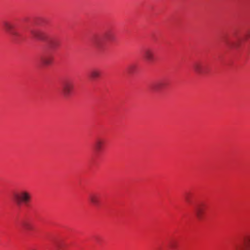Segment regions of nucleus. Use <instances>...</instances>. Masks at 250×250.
Here are the masks:
<instances>
[{"instance_id": "nucleus-8", "label": "nucleus", "mask_w": 250, "mask_h": 250, "mask_svg": "<svg viewBox=\"0 0 250 250\" xmlns=\"http://www.w3.org/2000/svg\"><path fill=\"white\" fill-rule=\"evenodd\" d=\"M104 144V140L102 138H98L94 143V148L96 152H100L103 148Z\"/></svg>"}, {"instance_id": "nucleus-10", "label": "nucleus", "mask_w": 250, "mask_h": 250, "mask_svg": "<svg viewBox=\"0 0 250 250\" xmlns=\"http://www.w3.org/2000/svg\"><path fill=\"white\" fill-rule=\"evenodd\" d=\"M143 56L145 59L148 62H152L154 60V52L151 49H146L144 51Z\"/></svg>"}, {"instance_id": "nucleus-15", "label": "nucleus", "mask_w": 250, "mask_h": 250, "mask_svg": "<svg viewBox=\"0 0 250 250\" xmlns=\"http://www.w3.org/2000/svg\"><path fill=\"white\" fill-rule=\"evenodd\" d=\"M31 33L36 39L39 40H43V39L42 33L40 31L32 30L31 31Z\"/></svg>"}, {"instance_id": "nucleus-12", "label": "nucleus", "mask_w": 250, "mask_h": 250, "mask_svg": "<svg viewBox=\"0 0 250 250\" xmlns=\"http://www.w3.org/2000/svg\"><path fill=\"white\" fill-rule=\"evenodd\" d=\"M53 58L51 55L42 56L41 58V61L43 65H48L52 63Z\"/></svg>"}, {"instance_id": "nucleus-7", "label": "nucleus", "mask_w": 250, "mask_h": 250, "mask_svg": "<svg viewBox=\"0 0 250 250\" xmlns=\"http://www.w3.org/2000/svg\"><path fill=\"white\" fill-rule=\"evenodd\" d=\"M165 84L162 81H157L152 83L150 86L151 90L155 92L160 91L164 87Z\"/></svg>"}, {"instance_id": "nucleus-5", "label": "nucleus", "mask_w": 250, "mask_h": 250, "mask_svg": "<svg viewBox=\"0 0 250 250\" xmlns=\"http://www.w3.org/2000/svg\"><path fill=\"white\" fill-rule=\"evenodd\" d=\"M59 40L55 38H50L46 41L48 47L51 50L55 49L59 45Z\"/></svg>"}, {"instance_id": "nucleus-16", "label": "nucleus", "mask_w": 250, "mask_h": 250, "mask_svg": "<svg viewBox=\"0 0 250 250\" xmlns=\"http://www.w3.org/2000/svg\"><path fill=\"white\" fill-rule=\"evenodd\" d=\"M22 226L25 230H30L32 229L31 225L27 222H23Z\"/></svg>"}, {"instance_id": "nucleus-14", "label": "nucleus", "mask_w": 250, "mask_h": 250, "mask_svg": "<svg viewBox=\"0 0 250 250\" xmlns=\"http://www.w3.org/2000/svg\"><path fill=\"white\" fill-rule=\"evenodd\" d=\"M100 71L97 69H92L89 74V77L92 80L96 79L100 76Z\"/></svg>"}, {"instance_id": "nucleus-13", "label": "nucleus", "mask_w": 250, "mask_h": 250, "mask_svg": "<svg viewBox=\"0 0 250 250\" xmlns=\"http://www.w3.org/2000/svg\"><path fill=\"white\" fill-rule=\"evenodd\" d=\"M89 201L92 205L97 206L100 204V199L98 195L96 194H92L89 196Z\"/></svg>"}, {"instance_id": "nucleus-3", "label": "nucleus", "mask_w": 250, "mask_h": 250, "mask_svg": "<svg viewBox=\"0 0 250 250\" xmlns=\"http://www.w3.org/2000/svg\"><path fill=\"white\" fill-rule=\"evenodd\" d=\"M74 85L73 82L66 81L64 82L62 88V92L63 96L65 98H69L72 94Z\"/></svg>"}, {"instance_id": "nucleus-2", "label": "nucleus", "mask_w": 250, "mask_h": 250, "mask_svg": "<svg viewBox=\"0 0 250 250\" xmlns=\"http://www.w3.org/2000/svg\"><path fill=\"white\" fill-rule=\"evenodd\" d=\"M111 41L113 40V36L110 33H106L104 36H96L92 39V42L97 48H101L104 43V41Z\"/></svg>"}, {"instance_id": "nucleus-17", "label": "nucleus", "mask_w": 250, "mask_h": 250, "mask_svg": "<svg viewBox=\"0 0 250 250\" xmlns=\"http://www.w3.org/2000/svg\"><path fill=\"white\" fill-rule=\"evenodd\" d=\"M185 201L187 203H190L191 202V197L189 194H186L185 196Z\"/></svg>"}, {"instance_id": "nucleus-6", "label": "nucleus", "mask_w": 250, "mask_h": 250, "mask_svg": "<svg viewBox=\"0 0 250 250\" xmlns=\"http://www.w3.org/2000/svg\"><path fill=\"white\" fill-rule=\"evenodd\" d=\"M193 69L198 74H203L205 72L204 64L201 62H196L193 65Z\"/></svg>"}, {"instance_id": "nucleus-11", "label": "nucleus", "mask_w": 250, "mask_h": 250, "mask_svg": "<svg viewBox=\"0 0 250 250\" xmlns=\"http://www.w3.org/2000/svg\"><path fill=\"white\" fill-rule=\"evenodd\" d=\"M236 249L237 250H250V239H246L245 240L243 244L236 246Z\"/></svg>"}, {"instance_id": "nucleus-1", "label": "nucleus", "mask_w": 250, "mask_h": 250, "mask_svg": "<svg viewBox=\"0 0 250 250\" xmlns=\"http://www.w3.org/2000/svg\"><path fill=\"white\" fill-rule=\"evenodd\" d=\"M13 199L18 205L27 204L31 199V195L29 191L22 190L14 194Z\"/></svg>"}, {"instance_id": "nucleus-4", "label": "nucleus", "mask_w": 250, "mask_h": 250, "mask_svg": "<svg viewBox=\"0 0 250 250\" xmlns=\"http://www.w3.org/2000/svg\"><path fill=\"white\" fill-rule=\"evenodd\" d=\"M3 25L5 30L10 35V36L14 39L20 37V34L13 30L14 25L10 22L4 21Z\"/></svg>"}, {"instance_id": "nucleus-9", "label": "nucleus", "mask_w": 250, "mask_h": 250, "mask_svg": "<svg viewBox=\"0 0 250 250\" xmlns=\"http://www.w3.org/2000/svg\"><path fill=\"white\" fill-rule=\"evenodd\" d=\"M205 211V207L203 204H200L195 208V213L197 217L199 220L202 219Z\"/></svg>"}, {"instance_id": "nucleus-18", "label": "nucleus", "mask_w": 250, "mask_h": 250, "mask_svg": "<svg viewBox=\"0 0 250 250\" xmlns=\"http://www.w3.org/2000/svg\"><path fill=\"white\" fill-rule=\"evenodd\" d=\"M244 38L246 40H247L250 38V32H247L246 33Z\"/></svg>"}]
</instances>
